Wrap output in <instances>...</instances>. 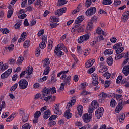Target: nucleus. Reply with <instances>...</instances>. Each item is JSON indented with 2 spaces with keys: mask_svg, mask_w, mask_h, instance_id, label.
Instances as JSON below:
<instances>
[{
  "mask_svg": "<svg viewBox=\"0 0 129 129\" xmlns=\"http://www.w3.org/2000/svg\"><path fill=\"white\" fill-rule=\"evenodd\" d=\"M42 96H48V95H50V93L51 94H54L57 92L56 90V88L55 87H52V88L49 87L47 88L44 87L43 89L42 90Z\"/></svg>",
  "mask_w": 129,
  "mask_h": 129,
  "instance_id": "f257e3e1",
  "label": "nucleus"
},
{
  "mask_svg": "<svg viewBox=\"0 0 129 129\" xmlns=\"http://www.w3.org/2000/svg\"><path fill=\"white\" fill-rule=\"evenodd\" d=\"M18 84L20 89L24 90L27 88L29 83L26 79H22L18 82Z\"/></svg>",
  "mask_w": 129,
  "mask_h": 129,
  "instance_id": "f03ea898",
  "label": "nucleus"
},
{
  "mask_svg": "<svg viewBox=\"0 0 129 129\" xmlns=\"http://www.w3.org/2000/svg\"><path fill=\"white\" fill-rule=\"evenodd\" d=\"M89 38H90L89 33H87L81 36L80 38L78 39V43L79 44H82L83 42H86L87 41H88V40H89Z\"/></svg>",
  "mask_w": 129,
  "mask_h": 129,
  "instance_id": "7ed1b4c3",
  "label": "nucleus"
},
{
  "mask_svg": "<svg viewBox=\"0 0 129 129\" xmlns=\"http://www.w3.org/2000/svg\"><path fill=\"white\" fill-rule=\"evenodd\" d=\"M97 106H98V103L97 102V101H93L91 103V105H90L89 108L88 112L89 114H92V112H93V110L97 108Z\"/></svg>",
  "mask_w": 129,
  "mask_h": 129,
  "instance_id": "20e7f679",
  "label": "nucleus"
},
{
  "mask_svg": "<svg viewBox=\"0 0 129 129\" xmlns=\"http://www.w3.org/2000/svg\"><path fill=\"white\" fill-rule=\"evenodd\" d=\"M125 102V101L123 100V98H121L120 100H119V103L115 109L116 113H119V112L122 110V108H123V107H122V104H123V103Z\"/></svg>",
  "mask_w": 129,
  "mask_h": 129,
  "instance_id": "39448f33",
  "label": "nucleus"
},
{
  "mask_svg": "<svg viewBox=\"0 0 129 129\" xmlns=\"http://www.w3.org/2000/svg\"><path fill=\"white\" fill-rule=\"evenodd\" d=\"M60 79L63 81V83L64 84L70 85V81H71V77L70 76H67L66 74L62 75L61 77H60Z\"/></svg>",
  "mask_w": 129,
  "mask_h": 129,
  "instance_id": "423d86ee",
  "label": "nucleus"
},
{
  "mask_svg": "<svg viewBox=\"0 0 129 129\" xmlns=\"http://www.w3.org/2000/svg\"><path fill=\"white\" fill-rule=\"evenodd\" d=\"M95 13H96V8L92 7L87 10L85 14L86 16H92V15H94Z\"/></svg>",
  "mask_w": 129,
  "mask_h": 129,
  "instance_id": "0eeeda50",
  "label": "nucleus"
},
{
  "mask_svg": "<svg viewBox=\"0 0 129 129\" xmlns=\"http://www.w3.org/2000/svg\"><path fill=\"white\" fill-rule=\"evenodd\" d=\"M104 111V109L102 107L99 108L95 111V114L96 116H97V118L98 119H100V117L103 115V112Z\"/></svg>",
  "mask_w": 129,
  "mask_h": 129,
  "instance_id": "6e6552de",
  "label": "nucleus"
},
{
  "mask_svg": "<svg viewBox=\"0 0 129 129\" xmlns=\"http://www.w3.org/2000/svg\"><path fill=\"white\" fill-rule=\"evenodd\" d=\"M61 48L58 47V45L55 47V49L54 51V53L58 57V58H61L62 56H64V52L61 51Z\"/></svg>",
  "mask_w": 129,
  "mask_h": 129,
  "instance_id": "1a4fd4ad",
  "label": "nucleus"
},
{
  "mask_svg": "<svg viewBox=\"0 0 129 129\" xmlns=\"http://www.w3.org/2000/svg\"><path fill=\"white\" fill-rule=\"evenodd\" d=\"M91 118H92V114H84L83 116V120H84V122L86 123H88V122H90L91 120Z\"/></svg>",
  "mask_w": 129,
  "mask_h": 129,
  "instance_id": "9d476101",
  "label": "nucleus"
},
{
  "mask_svg": "<svg viewBox=\"0 0 129 129\" xmlns=\"http://www.w3.org/2000/svg\"><path fill=\"white\" fill-rule=\"evenodd\" d=\"M47 36H43L42 37V42L39 44V49H42V50L46 48V43H47Z\"/></svg>",
  "mask_w": 129,
  "mask_h": 129,
  "instance_id": "9b49d317",
  "label": "nucleus"
},
{
  "mask_svg": "<svg viewBox=\"0 0 129 129\" xmlns=\"http://www.w3.org/2000/svg\"><path fill=\"white\" fill-rule=\"evenodd\" d=\"M64 13H66V7L57 10L55 13V15L57 16V17H60V16H62Z\"/></svg>",
  "mask_w": 129,
  "mask_h": 129,
  "instance_id": "f8f14e48",
  "label": "nucleus"
},
{
  "mask_svg": "<svg viewBox=\"0 0 129 129\" xmlns=\"http://www.w3.org/2000/svg\"><path fill=\"white\" fill-rule=\"evenodd\" d=\"M13 70L12 69H9L7 71H5L1 75V78H7L12 73Z\"/></svg>",
  "mask_w": 129,
  "mask_h": 129,
  "instance_id": "ddd939ff",
  "label": "nucleus"
},
{
  "mask_svg": "<svg viewBox=\"0 0 129 129\" xmlns=\"http://www.w3.org/2000/svg\"><path fill=\"white\" fill-rule=\"evenodd\" d=\"M59 106V104H56L54 106L55 109L54 110V112L55 114H57V115H61V114H62V112L60 111Z\"/></svg>",
  "mask_w": 129,
  "mask_h": 129,
  "instance_id": "4468645a",
  "label": "nucleus"
},
{
  "mask_svg": "<svg viewBox=\"0 0 129 129\" xmlns=\"http://www.w3.org/2000/svg\"><path fill=\"white\" fill-rule=\"evenodd\" d=\"M129 19V11H127L123 13V15L122 16V21L123 22H125L127 21Z\"/></svg>",
  "mask_w": 129,
  "mask_h": 129,
  "instance_id": "2eb2a0df",
  "label": "nucleus"
},
{
  "mask_svg": "<svg viewBox=\"0 0 129 129\" xmlns=\"http://www.w3.org/2000/svg\"><path fill=\"white\" fill-rule=\"evenodd\" d=\"M122 72L124 74L125 76H127L129 75V65L125 66L123 68Z\"/></svg>",
  "mask_w": 129,
  "mask_h": 129,
  "instance_id": "dca6fc26",
  "label": "nucleus"
},
{
  "mask_svg": "<svg viewBox=\"0 0 129 129\" xmlns=\"http://www.w3.org/2000/svg\"><path fill=\"white\" fill-rule=\"evenodd\" d=\"M83 20H84L83 16H80L78 17V18L76 19V20L75 21V23L76 25H79V24H80V23H81V22H82V21H83Z\"/></svg>",
  "mask_w": 129,
  "mask_h": 129,
  "instance_id": "f3484780",
  "label": "nucleus"
},
{
  "mask_svg": "<svg viewBox=\"0 0 129 129\" xmlns=\"http://www.w3.org/2000/svg\"><path fill=\"white\" fill-rule=\"evenodd\" d=\"M51 116V111L50 110H47L44 112V115L43 116V118L44 119H48Z\"/></svg>",
  "mask_w": 129,
  "mask_h": 129,
  "instance_id": "a211bd4d",
  "label": "nucleus"
},
{
  "mask_svg": "<svg viewBox=\"0 0 129 129\" xmlns=\"http://www.w3.org/2000/svg\"><path fill=\"white\" fill-rule=\"evenodd\" d=\"M75 102H76V100L75 99H72L67 104V108H70V107H72L73 105H74Z\"/></svg>",
  "mask_w": 129,
  "mask_h": 129,
  "instance_id": "6ab92c4d",
  "label": "nucleus"
},
{
  "mask_svg": "<svg viewBox=\"0 0 129 129\" xmlns=\"http://www.w3.org/2000/svg\"><path fill=\"white\" fill-rule=\"evenodd\" d=\"M57 47L60 48L61 49V50H63L65 53L68 52V50H67V48L66 47H65V45L63 43L58 44L57 45Z\"/></svg>",
  "mask_w": 129,
  "mask_h": 129,
  "instance_id": "aec40b11",
  "label": "nucleus"
},
{
  "mask_svg": "<svg viewBox=\"0 0 129 129\" xmlns=\"http://www.w3.org/2000/svg\"><path fill=\"white\" fill-rule=\"evenodd\" d=\"M77 109L78 111V113L80 116L82 115V113H83V106L82 105H80L77 107Z\"/></svg>",
  "mask_w": 129,
  "mask_h": 129,
  "instance_id": "412c9836",
  "label": "nucleus"
},
{
  "mask_svg": "<svg viewBox=\"0 0 129 129\" xmlns=\"http://www.w3.org/2000/svg\"><path fill=\"white\" fill-rule=\"evenodd\" d=\"M33 67H32V66H28L27 68L26 74H27V75H31V74L33 73Z\"/></svg>",
  "mask_w": 129,
  "mask_h": 129,
  "instance_id": "4be33fe9",
  "label": "nucleus"
},
{
  "mask_svg": "<svg viewBox=\"0 0 129 129\" xmlns=\"http://www.w3.org/2000/svg\"><path fill=\"white\" fill-rule=\"evenodd\" d=\"M60 19L59 18H56L55 16H51L50 18V22H51L52 23H58Z\"/></svg>",
  "mask_w": 129,
  "mask_h": 129,
  "instance_id": "5701e85b",
  "label": "nucleus"
},
{
  "mask_svg": "<svg viewBox=\"0 0 129 129\" xmlns=\"http://www.w3.org/2000/svg\"><path fill=\"white\" fill-rule=\"evenodd\" d=\"M72 114L70 113V109L64 112V116L66 118L69 119V118H71V115Z\"/></svg>",
  "mask_w": 129,
  "mask_h": 129,
  "instance_id": "b1692460",
  "label": "nucleus"
},
{
  "mask_svg": "<svg viewBox=\"0 0 129 129\" xmlns=\"http://www.w3.org/2000/svg\"><path fill=\"white\" fill-rule=\"evenodd\" d=\"M77 26V32L78 33H81V32H84V26H79V25H76Z\"/></svg>",
  "mask_w": 129,
  "mask_h": 129,
  "instance_id": "393cba45",
  "label": "nucleus"
},
{
  "mask_svg": "<svg viewBox=\"0 0 129 129\" xmlns=\"http://www.w3.org/2000/svg\"><path fill=\"white\" fill-rule=\"evenodd\" d=\"M122 47V43L121 42H118L113 46V50H116L117 49H119V48H121Z\"/></svg>",
  "mask_w": 129,
  "mask_h": 129,
  "instance_id": "a878e982",
  "label": "nucleus"
},
{
  "mask_svg": "<svg viewBox=\"0 0 129 129\" xmlns=\"http://www.w3.org/2000/svg\"><path fill=\"white\" fill-rule=\"evenodd\" d=\"M43 97L41 98V99H43L46 102H48L52 98V95H48L47 96H42Z\"/></svg>",
  "mask_w": 129,
  "mask_h": 129,
  "instance_id": "bb28decb",
  "label": "nucleus"
},
{
  "mask_svg": "<svg viewBox=\"0 0 129 129\" xmlns=\"http://www.w3.org/2000/svg\"><path fill=\"white\" fill-rule=\"evenodd\" d=\"M96 33L98 34V35H102L104 36V31L102 30L100 27H98L96 30Z\"/></svg>",
  "mask_w": 129,
  "mask_h": 129,
  "instance_id": "cd10ccee",
  "label": "nucleus"
},
{
  "mask_svg": "<svg viewBox=\"0 0 129 129\" xmlns=\"http://www.w3.org/2000/svg\"><path fill=\"white\" fill-rule=\"evenodd\" d=\"M107 63L109 66H111L113 64V59H112V57L110 56L107 59Z\"/></svg>",
  "mask_w": 129,
  "mask_h": 129,
  "instance_id": "c85d7f7f",
  "label": "nucleus"
},
{
  "mask_svg": "<svg viewBox=\"0 0 129 129\" xmlns=\"http://www.w3.org/2000/svg\"><path fill=\"white\" fill-rule=\"evenodd\" d=\"M104 54L105 55H112V54H113V50H112V49H106L104 51Z\"/></svg>",
  "mask_w": 129,
  "mask_h": 129,
  "instance_id": "c756f323",
  "label": "nucleus"
},
{
  "mask_svg": "<svg viewBox=\"0 0 129 129\" xmlns=\"http://www.w3.org/2000/svg\"><path fill=\"white\" fill-rule=\"evenodd\" d=\"M102 3L103 4V5L109 6L110 5H111V4H112V1H111V0H103L102 1Z\"/></svg>",
  "mask_w": 129,
  "mask_h": 129,
  "instance_id": "7c9ffc66",
  "label": "nucleus"
},
{
  "mask_svg": "<svg viewBox=\"0 0 129 129\" xmlns=\"http://www.w3.org/2000/svg\"><path fill=\"white\" fill-rule=\"evenodd\" d=\"M23 61H24V58L21 56H20L17 60L16 64L17 65H21L22 63H23Z\"/></svg>",
  "mask_w": 129,
  "mask_h": 129,
  "instance_id": "2f4dec72",
  "label": "nucleus"
},
{
  "mask_svg": "<svg viewBox=\"0 0 129 129\" xmlns=\"http://www.w3.org/2000/svg\"><path fill=\"white\" fill-rule=\"evenodd\" d=\"M30 44L31 42L30 41V40H27L25 41L23 44L24 47L25 48V49H26V48H29V47H30Z\"/></svg>",
  "mask_w": 129,
  "mask_h": 129,
  "instance_id": "473e14b6",
  "label": "nucleus"
},
{
  "mask_svg": "<svg viewBox=\"0 0 129 129\" xmlns=\"http://www.w3.org/2000/svg\"><path fill=\"white\" fill-rule=\"evenodd\" d=\"M93 29V23L92 22H89L88 23V26H87V30L91 31Z\"/></svg>",
  "mask_w": 129,
  "mask_h": 129,
  "instance_id": "72a5a7b5",
  "label": "nucleus"
},
{
  "mask_svg": "<svg viewBox=\"0 0 129 129\" xmlns=\"http://www.w3.org/2000/svg\"><path fill=\"white\" fill-rule=\"evenodd\" d=\"M50 70H51V68L50 67H47L43 73V75H48L49 74V73L50 72Z\"/></svg>",
  "mask_w": 129,
  "mask_h": 129,
  "instance_id": "f704fd0d",
  "label": "nucleus"
},
{
  "mask_svg": "<svg viewBox=\"0 0 129 129\" xmlns=\"http://www.w3.org/2000/svg\"><path fill=\"white\" fill-rule=\"evenodd\" d=\"M122 58H123V53L116 54L115 59L120 60V59H122Z\"/></svg>",
  "mask_w": 129,
  "mask_h": 129,
  "instance_id": "c9c22d12",
  "label": "nucleus"
},
{
  "mask_svg": "<svg viewBox=\"0 0 129 129\" xmlns=\"http://www.w3.org/2000/svg\"><path fill=\"white\" fill-rule=\"evenodd\" d=\"M32 127V125L30 124V123H27L22 126L23 129H30Z\"/></svg>",
  "mask_w": 129,
  "mask_h": 129,
  "instance_id": "e433bc0d",
  "label": "nucleus"
},
{
  "mask_svg": "<svg viewBox=\"0 0 129 129\" xmlns=\"http://www.w3.org/2000/svg\"><path fill=\"white\" fill-rule=\"evenodd\" d=\"M100 66L101 68V71H103V72L106 71L108 69L107 67L103 65L102 63L100 64Z\"/></svg>",
  "mask_w": 129,
  "mask_h": 129,
  "instance_id": "4c0bfd02",
  "label": "nucleus"
},
{
  "mask_svg": "<svg viewBox=\"0 0 129 129\" xmlns=\"http://www.w3.org/2000/svg\"><path fill=\"white\" fill-rule=\"evenodd\" d=\"M41 116V112L39 111H37L34 114V118L38 119Z\"/></svg>",
  "mask_w": 129,
  "mask_h": 129,
  "instance_id": "58836bf2",
  "label": "nucleus"
},
{
  "mask_svg": "<svg viewBox=\"0 0 129 129\" xmlns=\"http://www.w3.org/2000/svg\"><path fill=\"white\" fill-rule=\"evenodd\" d=\"M124 51V47H121L119 48H117V50H116V54H121L123 51Z\"/></svg>",
  "mask_w": 129,
  "mask_h": 129,
  "instance_id": "ea45409f",
  "label": "nucleus"
},
{
  "mask_svg": "<svg viewBox=\"0 0 129 129\" xmlns=\"http://www.w3.org/2000/svg\"><path fill=\"white\" fill-rule=\"evenodd\" d=\"M9 68V65L7 63H5L1 66V70L4 71L6 70V69H8Z\"/></svg>",
  "mask_w": 129,
  "mask_h": 129,
  "instance_id": "a19ab883",
  "label": "nucleus"
},
{
  "mask_svg": "<svg viewBox=\"0 0 129 129\" xmlns=\"http://www.w3.org/2000/svg\"><path fill=\"white\" fill-rule=\"evenodd\" d=\"M110 104L111 107H115V106L116 105V104H117V103H116V101H115V100L114 99H112Z\"/></svg>",
  "mask_w": 129,
  "mask_h": 129,
  "instance_id": "79ce46f5",
  "label": "nucleus"
},
{
  "mask_svg": "<svg viewBox=\"0 0 129 129\" xmlns=\"http://www.w3.org/2000/svg\"><path fill=\"white\" fill-rule=\"evenodd\" d=\"M69 71L67 70V71H62L61 72L58 73L57 74V77H60V76H61V75H65V74H66L67 73H68Z\"/></svg>",
  "mask_w": 129,
  "mask_h": 129,
  "instance_id": "37998d69",
  "label": "nucleus"
},
{
  "mask_svg": "<svg viewBox=\"0 0 129 129\" xmlns=\"http://www.w3.org/2000/svg\"><path fill=\"white\" fill-rule=\"evenodd\" d=\"M66 0H58V6H64V5H66L67 3Z\"/></svg>",
  "mask_w": 129,
  "mask_h": 129,
  "instance_id": "c03bdc74",
  "label": "nucleus"
},
{
  "mask_svg": "<svg viewBox=\"0 0 129 129\" xmlns=\"http://www.w3.org/2000/svg\"><path fill=\"white\" fill-rule=\"evenodd\" d=\"M111 76V74L110 73H108V72H106L104 73L103 76L106 78V79H109L110 78V76Z\"/></svg>",
  "mask_w": 129,
  "mask_h": 129,
  "instance_id": "a18cd8bd",
  "label": "nucleus"
},
{
  "mask_svg": "<svg viewBox=\"0 0 129 129\" xmlns=\"http://www.w3.org/2000/svg\"><path fill=\"white\" fill-rule=\"evenodd\" d=\"M40 54H41V48H39V47H37L36 48V51H35V56H36V57H39Z\"/></svg>",
  "mask_w": 129,
  "mask_h": 129,
  "instance_id": "49530a36",
  "label": "nucleus"
},
{
  "mask_svg": "<svg viewBox=\"0 0 129 129\" xmlns=\"http://www.w3.org/2000/svg\"><path fill=\"white\" fill-rule=\"evenodd\" d=\"M92 4V2H91V0H86L85 3L86 8H89V7L91 6Z\"/></svg>",
  "mask_w": 129,
  "mask_h": 129,
  "instance_id": "de8ad7c7",
  "label": "nucleus"
},
{
  "mask_svg": "<svg viewBox=\"0 0 129 129\" xmlns=\"http://www.w3.org/2000/svg\"><path fill=\"white\" fill-rule=\"evenodd\" d=\"M18 87V83L14 84V85L10 88V91H15Z\"/></svg>",
  "mask_w": 129,
  "mask_h": 129,
  "instance_id": "09e8293b",
  "label": "nucleus"
},
{
  "mask_svg": "<svg viewBox=\"0 0 129 129\" xmlns=\"http://www.w3.org/2000/svg\"><path fill=\"white\" fill-rule=\"evenodd\" d=\"M1 32L3 34V35H6V34H9L10 33V30L8 29L7 28L2 29Z\"/></svg>",
  "mask_w": 129,
  "mask_h": 129,
  "instance_id": "8fccbe9b",
  "label": "nucleus"
},
{
  "mask_svg": "<svg viewBox=\"0 0 129 129\" xmlns=\"http://www.w3.org/2000/svg\"><path fill=\"white\" fill-rule=\"evenodd\" d=\"M14 13V11L13 10H8L7 12V18L9 19V18H11L12 16H13V14Z\"/></svg>",
  "mask_w": 129,
  "mask_h": 129,
  "instance_id": "3c124183",
  "label": "nucleus"
},
{
  "mask_svg": "<svg viewBox=\"0 0 129 129\" xmlns=\"http://www.w3.org/2000/svg\"><path fill=\"white\" fill-rule=\"evenodd\" d=\"M21 25H22V23L20 22H18L14 25V27L16 29H20V27H21Z\"/></svg>",
  "mask_w": 129,
  "mask_h": 129,
  "instance_id": "603ef678",
  "label": "nucleus"
},
{
  "mask_svg": "<svg viewBox=\"0 0 129 129\" xmlns=\"http://www.w3.org/2000/svg\"><path fill=\"white\" fill-rule=\"evenodd\" d=\"M125 115V114L124 113V114H123L119 116L118 120L120 122H121L122 121H123V120H124V118H125V117H124Z\"/></svg>",
  "mask_w": 129,
  "mask_h": 129,
  "instance_id": "864d4df0",
  "label": "nucleus"
},
{
  "mask_svg": "<svg viewBox=\"0 0 129 129\" xmlns=\"http://www.w3.org/2000/svg\"><path fill=\"white\" fill-rule=\"evenodd\" d=\"M91 92L86 91V90H83L81 93V95H88V94H91Z\"/></svg>",
  "mask_w": 129,
  "mask_h": 129,
  "instance_id": "5fc2aeb1",
  "label": "nucleus"
},
{
  "mask_svg": "<svg viewBox=\"0 0 129 129\" xmlns=\"http://www.w3.org/2000/svg\"><path fill=\"white\" fill-rule=\"evenodd\" d=\"M110 84H111L110 81H105V85H104L105 88H107L109 87V85H110Z\"/></svg>",
  "mask_w": 129,
  "mask_h": 129,
  "instance_id": "6e6d98bb",
  "label": "nucleus"
},
{
  "mask_svg": "<svg viewBox=\"0 0 129 129\" xmlns=\"http://www.w3.org/2000/svg\"><path fill=\"white\" fill-rule=\"evenodd\" d=\"M45 33V30L44 29H41L38 33L37 35L38 37H41L42 35H43V34Z\"/></svg>",
  "mask_w": 129,
  "mask_h": 129,
  "instance_id": "4d7b16f0",
  "label": "nucleus"
},
{
  "mask_svg": "<svg viewBox=\"0 0 129 129\" xmlns=\"http://www.w3.org/2000/svg\"><path fill=\"white\" fill-rule=\"evenodd\" d=\"M123 57L124 59H129V52H126L123 53Z\"/></svg>",
  "mask_w": 129,
  "mask_h": 129,
  "instance_id": "13d9d810",
  "label": "nucleus"
},
{
  "mask_svg": "<svg viewBox=\"0 0 129 129\" xmlns=\"http://www.w3.org/2000/svg\"><path fill=\"white\" fill-rule=\"evenodd\" d=\"M8 115H9V112H5L3 113L2 115V118H6V117H8Z\"/></svg>",
  "mask_w": 129,
  "mask_h": 129,
  "instance_id": "bf43d9fd",
  "label": "nucleus"
},
{
  "mask_svg": "<svg viewBox=\"0 0 129 129\" xmlns=\"http://www.w3.org/2000/svg\"><path fill=\"white\" fill-rule=\"evenodd\" d=\"M92 66V64L91 63V62L88 60L85 64V67L86 68H89V67H91Z\"/></svg>",
  "mask_w": 129,
  "mask_h": 129,
  "instance_id": "052dcab7",
  "label": "nucleus"
},
{
  "mask_svg": "<svg viewBox=\"0 0 129 129\" xmlns=\"http://www.w3.org/2000/svg\"><path fill=\"white\" fill-rule=\"evenodd\" d=\"M122 80V76H119L116 81V83H120V81Z\"/></svg>",
  "mask_w": 129,
  "mask_h": 129,
  "instance_id": "680f3d73",
  "label": "nucleus"
},
{
  "mask_svg": "<svg viewBox=\"0 0 129 129\" xmlns=\"http://www.w3.org/2000/svg\"><path fill=\"white\" fill-rule=\"evenodd\" d=\"M14 47H15V46L14 45V44H11L8 47H7L8 50H9V52H12V51H13V50H14Z\"/></svg>",
  "mask_w": 129,
  "mask_h": 129,
  "instance_id": "e2e57ef3",
  "label": "nucleus"
},
{
  "mask_svg": "<svg viewBox=\"0 0 129 129\" xmlns=\"http://www.w3.org/2000/svg\"><path fill=\"white\" fill-rule=\"evenodd\" d=\"M58 117L57 115H52L51 116V117L49 118V120L51 121V120H55V119H56V118Z\"/></svg>",
  "mask_w": 129,
  "mask_h": 129,
  "instance_id": "0e129e2a",
  "label": "nucleus"
},
{
  "mask_svg": "<svg viewBox=\"0 0 129 129\" xmlns=\"http://www.w3.org/2000/svg\"><path fill=\"white\" fill-rule=\"evenodd\" d=\"M100 96L102 97V98H106L107 97V94L102 92L101 94H100Z\"/></svg>",
  "mask_w": 129,
  "mask_h": 129,
  "instance_id": "69168bd1",
  "label": "nucleus"
},
{
  "mask_svg": "<svg viewBox=\"0 0 129 129\" xmlns=\"http://www.w3.org/2000/svg\"><path fill=\"white\" fill-rule=\"evenodd\" d=\"M9 63L10 65H13L16 63V60L12 58H10L9 61Z\"/></svg>",
  "mask_w": 129,
  "mask_h": 129,
  "instance_id": "338daca9",
  "label": "nucleus"
},
{
  "mask_svg": "<svg viewBox=\"0 0 129 129\" xmlns=\"http://www.w3.org/2000/svg\"><path fill=\"white\" fill-rule=\"evenodd\" d=\"M56 124V121L51 120L50 122L48 123L49 126H53V125H55Z\"/></svg>",
  "mask_w": 129,
  "mask_h": 129,
  "instance_id": "774afa93",
  "label": "nucleus"
}]
</instances>
